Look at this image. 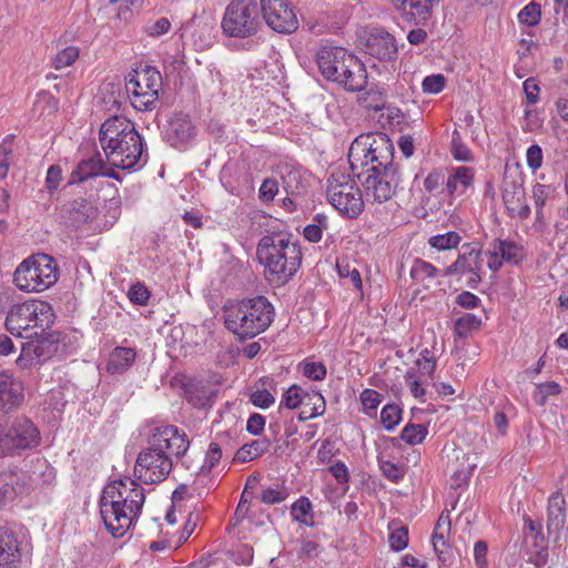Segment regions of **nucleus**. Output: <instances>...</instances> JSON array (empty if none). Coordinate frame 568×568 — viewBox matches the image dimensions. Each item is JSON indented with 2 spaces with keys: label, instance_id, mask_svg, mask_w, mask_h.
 I'll return each instance as SVG.
<instances>
[{
  "label": "nucleus",
  "instance_id": "13",
  "mask_svg": "<svg viewBox=\"0 0 568 568\" xmlns=\"http://www.w3.org/2000/svg\"><path fill=\"white\" fill-rule=\"evenodd\" d=\"M261 10L266 24L280 33H292L298 21L288 0H261Z\"/></svg>",
  "mask_w": 568,
  "mask_h": 568
},
{
  "label": "nucleus",
  "instance_id": "18",
  "mask_svg": "<svg viewBox=\"0 0 568 568\" xmlns=\"http://www.w3.org/2000/svg\"><path fill=\"white\" fill-rule=\"evenodd\" d=\"M195 126L185 113H174L168 121L164 136L174 148L186 146L195 136Z\"/></svg>",
  "mask_w": 568,
  "mask_h": 568
},
{
  "label": "nucleus",
  "instance_id": "46",
  "mask_svg": "<svg viewBox=\"0 0 568 568\" xmlns=\"http://www.w3.org/2000/svg\"><path fill=\"white\" fill-rule=\"evenodd\" d=\"M554 187L550 185L537 183L532 187V197L536 206V215L537 219H541L542 216V206L546 204L547 200L552 195Z\"/></svg>",
  "mask_w": 568,
  "mask_h": 568
},
{
  "label": "nucleus",
  "instance_id": "60",
  "mask_svg": "<svg viewBox=\"0 0 568 568\" xmlns=\"http://www.w3.org/2000/svg\"><path fill=\"white\" fill-rule=\"evenodd\" d=\"M524 92L529 104H536L539 100L540 88L535 78H528L525 80Z\"/></svg>",
  "mask_w": 568,
  "mask_h": 568
},
{
  "label": "nucleus",
  "instance_id": "9",
  "mask_svg": "<svg viewBox=\"0 0 568 568\" xmlns=\"http://www.w3.org/2000/svg\"><path fill=\"white\" fill-rule=\"evenodd\" d=\"M162 75L156 68L144 65L132 70L125 78V90L138 111H152L159 101Z\"/></svg>",
  "mask_w": 568,
  "mask_h": 568
},
{
  "label": "nucleus",
  "instance_id": "58",
  "mask_svg": "<svg viewBox=\"0 0 568 568\" xmlns=\"http://www.w3.org/2000/svg\"><path fill=\"white\" fill-rule=\"evenodd\" d=\"M405 381L414 397L420 398L425 395V389L422 386L423 381L417 377L416 373L408 371L405 375Z\"/></svg>",
  "mask_w": 568,
  "mask_h": 568
},
{
  "label": "nucleus",
  "instance_id": "55",
  "mask_svg": "<svg viewBox=\"0 0 568 568\" xmlns=\"http://www.w3.org/2000/svg\"><path fill=\"white\" fill-rule=\"evenodd\" d=\"M128 296L132 303L145 305L150 298V292L143 284L136 283L130 287Z\"/></svg>",
  "mask_w": 568,
  "mask_h": 568
},
{
  "label": "nucleus",
  "instance_id": "8",
  "mask_svg": "<svg viewBox=\"0 0 568 568\" xmlns=\"http://www.w3.org/2000/svg\"><path fill=\"white\" fill-rule=\"evenodd\" d=\"M59 278L58 263L48 254H33L23 260L13 273L14 285L23 292H43Z\"/></svg>",
  "mask_w": 568,
  "mask_h": 568
},
{
  "label": "nucleus",
  "instance_id": "27",
  "mask_svg": "<svg viewBox=\"0 0 568 568\" xmlns=\"http://www.w3.org/2000/svg\"><path fill=\"white\" fill-rule=\"evenodd\" d=\"M214 395L215 390L207 382H191L185 387L187 402L196 408L210 407Z\"/></svg>",
  "mask_w": 568,
  "mask_h": 568
},
{
  "label": "nucleus",
  "instance_id": "45",
  "mask_svg": "<svg viewBox=\"0 0 568 568\" xmlns=\"http://www.w3.org/2000/svg\"><path fill=\"white\" fill-rule=\"evenodd\" d=\"M541 19V9L540 4L531 1L527 6H525L520 12L518 13V20L520 23L526 24L528 27H534L539 23Z\"/></svg>",
  "mask_w": 568,
  "mask_h": 568
},
{
  "label": "nucleus",
  "instance_id": "22",
  "mask_svg": "<svg viewBox=\"0 0 568 568\" xmlns=\"http://www.w3.org/2000/svg\"><path fill=\"white\" fill-rule=\"evenodd\" d=\"M367 80L365 64L349 52L348 60L337 83L348 91H362L366 88Z\"/></svg>",
  "mask_w": 568,
  "mask_h": 568
},
{
  "label": "nucleus",
  "instance_id": "43",
  "mask_svg": "<svg viewBox=\"0 0 568 568\" xmlns=\"http://www.w3.org/2000/svg\"><path fill=\"white\" fill-rule=\"evenodd\" d=\"M288 497V490L283 484L264 488L261 493V501L267 505H274L284 501Z\"/></svg>",
  "mask_w": 568,
  "mask_h": 568
},
{
  "label": "nucleus",
  "instance_id": "12",
  "mask_svg": "<svg viewBox=\"0 0 568 568\" xmlns=\"http://www.w3.org/2000/svg\"><path fill=\"white\" fill-rule=\"evenodd\" d=\"M39 444V432L27 418H17L7 432L0 434V457L11 455L16 449H26Z\"/></svg>",
  "mask_w": 568,
  "mask_h": 568
},
{
  "label": "nucleus",
  "instance_id": "40",
  "mask_svg": "<svg viewBox=\"0 0 568 568\" xmlns=\"http://www.w3.org/2000/svg\"><path fill=\"white\" fill-rule=\"evenodd\" d=\"M481 318L471 313H466L455 322V334L459 337L467 336L471 331L479 328Z\"/></svg>",
  "mask_w": 568,
  "mask_h": 568
},
{
  "label": "nucleus",
  "instance_id": "63",
  "mask_svg": "<svg viewBox=\"0 0 568 568\" xmlns=\"http://www.w3.org/2000/svg\"><path fill=\"white\" fill-rule=\"evenodd\" d=\"M444 183L446 184L444 174L439 171H432L424 180V187L427 192L433 193Z\"/></svg>",
  "mask_w": 568,
  "mask_h": 568
},
{
  "label": "nucleus",
  "instance_id": "52",
  "mask_svg": "<svg viewBox=\"0 0 568 568\" xmlns=\"http://www.w3.org/2000/svg\"><path fill=\"white\" fill-rule=\"evenodd\" d=\"M389 547L395 551L405 549L408 545V529L405 526L393 530L388 537Z\"/></svg>",
  "mask_w": 568,
  "mask_h": 568
},
{
  "label": "nucleus",
  "instance_id": "54",
  "mask_svg": "<svg viewBox=\"0 0 568 568\" xmlns=\"http://www.w3.org/2000/svg\"><path fill=\"white\" fill-rule=\"evenodd\" d=\"M278 192V183L275 179H265L258 190V197L262 202L270 203Z\"/></svg>",
  "mask_w": 568,
  "mask_h": 568
},
{
  "label": "nucleus",
  "instance_id": "20",
  "mask_svg": "<svg viewBox=\"0 0 568 568\" xmlns=\"http://www.w3.org/2000/svg\"><path fill=\"white\" fill-rule=\"evenodd\" d=\"M366 51L381 61H388L396 57L397 45L390 33L383 29H375L366 40Z\"/></svg>",
  "mask_w": 568,
  "mask_h": 568
},
{
  "label": "nucleus",
  "instance_id": "50",
  "mask_svg": "<svg viewBox=\"0 0 568 568\" xmlns=\"http://www.w3.org/2000/svg\"><path fill=\"white\" fill-rule=\"evenodd\" d=\"M79 58V50L75 47H68L60 51L54 60L53 65L57 70L67 68L75 62V60Z\"/></svg>",
  "mask_w": 568,
  "mask_h": 568
},
{
  "label": "nucleus",
  "instance_id": "26",
  "mask_svg": "<svg viewBox=\"0 0 568 568\" xmlns=\"http://www.w3.org/2000/svg\"><path fill=\"white\" fill-rule=\"evenodd\" d=\"M564 504L565 501L558 495H555L549 498L547 511V531L548 537L552 538L554 541L559 540L561 530L565 527L566 514Z\"/></svg>",
  "mask_w": 568,
  "mask_h": 568
},
{
  "label": "nucleus",
  "instance_id": "59",
  "mask_svg": "<svg viewBox=\"0 0 568 568\" xmlns=\"http://www.w3.org/2000/svg\"><path fill=\"white\" fill-rule=\"evenodd\" d=\"M274 400V396L266 389H257L251 395L252 404L260 408L270 407Z\"/></svg>",
  "mask_w": 568,
  "mask_h": 568
},
{
  "label": "nucleus",
  "instance_id": "37",
  "mask_svg": "<svg viewBox=\"0 0 568 568\" xmlns=\"http://www.w3.org/2000/svg\"><path fill=\"white\" fill-rule=\"evenodd\" d=\"M311 398L312 402L308 400V403H306L304 400V404H301L303 406V409L298 415L300 420H307L324 414V397L320 393H314L313 395H311Z\"/></svg>",
  "mask_w": 568,
  "mask_h": 568
},
{
  "label": "nucleus",
  "instance_id": "11",
  "mask_svg": "<svg viewBox=\"0 0 568 568\" xmlns=\"http://www.w3.org/2000/svg\"><path fill=\"white\" fill-rule=\"evenodd\" d=\"M262 26L255 0H233L224 11L221 28L230 38L246 39L255 36Z\"/></svg>",
  "mask_w": 568,
  "mask_h": 568
},
{
  "label": "nucleus",
  "instance_id": "49",
  "mask_svg": "<svg viewBox=\"0 0 568 568\" xmlns=\"http://www.w3.org/2000/svg\"><path fill=\"white\" fill-rule=\"evenodd\" d=\"M402 409L395 404L386 405L381 413V422L388 430L393 429L400 420Z\"/></svg>",
  "mask_w": 568,
  "mask_h": 568
},
{
  "label": "nucleus",
  "instance_id": "29",
  "mask_svg": "<svg viewBox=\"0 0 568 568\" xmlns=\"http://www.w3.org/2000/svg\"><path fill=\"white\" fill-rule=\"evenodd\" d=\"M446 182V190L450 196L455 194H463L474 182V171L467 166H458L448 176Z\"/></svg>",
  "mask_w": 568,
  "mask_h": 568
},
{
  "label": "nucleus",
  "instance_id": "19",
  "mask_svg": "<svg viewBox=\"0 0 568 568\" xmlns=\"http://www.w3.org/2000/svg\"><path fill=\"white\" fill-rule=\"evenodd\" d=\"M439 0H392L395 11L407 22L415 24L426 22L433 7Z\"/></svg>",
  "mask_w": 568,
  "mask_h": 568
},
{
  "label": "nucleus",
  "instance_id": "36",
  "mask_svg": "<svg viewBox=\"0 0 568 568\" xmlns=\"http://www.w3.org/2000/svg\"><path fill=\"white\" fill-rule=\"evenodd\" d=\"M462 242V236L455 231L444 234L433 235L428 239V244L437 251H448L456 248Z\"/></svg>",
  "mask_w": 568,
  "mask_h": 568
},
{
  "label": "nucleus",
  "instance_id": "64",
  "mask_svg": "<svg viewBox=\"0 0 568 568\" xmlns=\"http://www.w3.org/2000/svg\"><path fill=\"white\" fill-rule=\"evenodd\" d=\"M171 28V23L168 18H160L155 22L149 24L145 29L150 37L156 38L165 34Z\"/></svg>",
  "mask_w": 568,
  "mask_h": 568
},
{
  "label": "nucleus",
  "instance_id": "33",
  "mask_svg": "<svg viewBox=\"0 0 568 568\" xmlns=\"http://www.w3.org/2000/svg\"><path fill=\"white\" fill-rule=\"evenodd\" d=\"M291 515L294 520L302 525L313 527L314 514L311 500L307 497H300L291 507Z\"/></svg>",
  "mask_w": 568,
  "mask_h": 568
},
{
  "label": "nucleus",
  "instance_id": "24",
  "mask_svg": "<svg viewBox=\"0 0 568 568\" xmlns=\"http://www.w3.org/2000/svg\"><path fill=\"white\" fill-rule=\"evenodd\" d=\"M61 213L65 222L74 227H80L97 217V209L85 199H77L63 205Z\"/></svg>",
  "mask_w": 568,
  "mask_h": 568
},
{
  "label": "nucleus",
  "instance_id": "32",
  "mask_svg": "<svg viewBox=\"0 0 568 568\" xmlns=\"http://www.w3.org/2000/svg\"><path fill=\"white\" fill-rule=\"evenodd\" d=\"M438 274V270L430 263L417 258L410 268V276L417 283H423L429 287V283L434 282Z\"/></svg>",
  "mask_w": 568,
  "mask_h": 568
},
{
  "label": "nucleus",
  "instance_id": "48",
  "mask_svg": "<svg viewBox=\"0 0 568 568\" xmlns=\"http://www.w3.org/2000/svg\"><path fill=\"white\" fill-rule=\"evenodd\" d=\"M362 101L365 104L366 109L374 111H379L384 109L386 103L384 93L378 88H371L362 97Z\"/></svg>",
  "mask_w": 568,
  "mask_h": 568
},
{
  "label": "nucleus",
  "instance_id": "25",
  "mask_svg": "<svg viewBox=\"0 0 568 568\" xmlns=\"http://www.w3.org/2000/svg\"><path fill=\"white\" fill-rule=\"evenodd\" d=\"M20 561V541L16 532L8 527H0V567H16Z\"/></svg>",
  "mask_w": 568,
  "mask_h": 568
},
{
  "label": "nucleus",
  "instance_id": "34",
  "mask_svg": "<svg viewBox=\"0 0 568 568\" xmlns=\"http://www.w3.org/2000/svg\"><path fill=\"white\" fill-rule=\"evenodd\" d=\"M493 255L500 256L503 261L508 263H519L523 257L521 248L513 242L496 240L494 242Z\"/></svg>",
  "mask_w": 568,
  "mask_h": 568
},
{
  "label": "nucleus",
  "instance_id": "3",
  "mask_svg": "<svg viewBox=\"0 0 568 568\" xmlns=\"http://www.w3.org/2000/svg\"><path fill=\"white\" fill-rule=\"evenodd\" d=\"M145 501L144 489L131 478L118 479L104 487L100 514L106 530L121 538L139 517Z\"/></svg>",
  "mask_w": 568,
  "mask_h": 568
},
{
  "label": "nucleus",
  "instance_id": "31",
  "mask_svg": "<svg viewBox=\"0 0 568 568\" xmlns=\"http://www.w3.org/2000/svg\"><path fill=\"white\" fill-rule=\"evenodd\" d=\"M271 446V440L267 438H257L251 443L244 444L235 454V460L240 463H248L265 454Z\"/></svg>",
  "mask_w": 568,
  "mask_h": 568
},
{
  "label": "nucleus",
  "instance_id": "10",
  "mask_svg": "<svg viewBox=\"0 0 568 568\" xmlns=\"http://www.w3.org/2000/svg\"><path fill=\"white\" fill-rule=\"evenodd\" d=\"M326 196L341 214L349 219L358 216L364 209L363 195L355 179L342 170H335L328 176Z\"/></svg>",
  "mask_w": 568,
  "mask_h": 568
},
{
  "label": "nucleus",
  "instance_id": "14",
  "mask_svg": "<svg viewBox=\"0 0 568 568\" xmlns=\"http://www.w3.org/2000/svg\"><path fill=\"white\" fill-rule=\"evenodd\" d=\"M481 251L478 243H466L462 246V253L458 258L449 265L444 275L466 274L469 273L471 276L468 280L470 287H476L480 282V271L483 268Z\"/></svg>",
  "mask_w": 568,
  "mask_h": 568
},
{
  "label": "nucleus",
  "instance_id": "44",
  "mask_svg": "<svg viewBox=\"0 0 568 568\" xmlns=\"http://www.w3.org/2000/svg\"><path fill=\"white\" fill-rule=\"evenodd\" d=\"M428 430L427 427L420 424H408L402 430V439L409 445L420 444Z\"/></svg>",
  "mask_w": 568,
  "mask_h": 568
},
{
  "label": "nucleus",
  "instance_id": "42",
  "mask_svg": "<svg viewBox=\"0 0 568 568\" xmlns=\"http://www.w3.org/2000/svg\"><path fill=\"white\" fill-rule=\"evenodd\" d=\"M337 273L343 278H349L352 285L357 290L362 291L363 282L361 277V273L357 268L352 267L348 262L345 260L337 258L336 261Z\"/></svg>",
  "mask_w": 568,
  "mask_h": 568
},
{
  "label": "nucleus",
  "instance_id": "15",
  "mask_svg": "<svg viewBox=\"0 0 568 568\" xmlns=\"http://www.w3.org/2000/svg\"><path fill=\"white\" fill-rule=\"evenodd\" d=\"M349 52L342 47H322L316 53V63L322 75L333 82H338Z\"/></svg>",
  "mask_w": 568,
  "mask_h": 568
},
{
  "label": "nucleus",
  "instance_id": "5",
  "mask_svg": "<svg viewBox=\"0 0 568 568\" xmlns=\"http://www.w3.org/2000/svg\"><path fill=\"white\" fill-rule=\"evenodd\" d=\"M256 255L267 281L277 285L286 283L302 263L300 245L283 231H267L258 241Z\"/></svg>",
  "mask_w": 568,
  "mask_h": 568
},
{
  "label": "nucleus",
  "instance_id": "57",
  "mask_svg": "<svg viewBox=\"0 0 568 568\" xmlns=\"http://www.w3.org/2000/svg\"><path fill=\"white\" fill-rule=\"evenodd\" d=\"M62 181V170L59 165H51L45 178V187L50 193L54 192Z\"/></svg>",
  "mask_w": 568,
  "mask_h": 568
},
{
  "label": "nucleus",
  "instance_id": "7",
  "mask_svg": "<svg viewBox=\"0 0 568 568\" xmlns=\"http://www.w3.org/2000/svg\"><path fill=\"white\" fill-rule=\"evenodd\" d=\"M54 322L51 305L42 301H27L10 307L6 317V328L13 335L23 338L39 336V328L44 333Z\"/></svg>",
  "mask_w": 568,
  "mask_h": 568
},
{
  "label": "nucleus",
  "instance_id": "30",
  "mask_svg": "<svg viewBox=\"0 0 568 568\" xmlns=\"http://www.w3.org/2000/svg\"><path fill=\"white\" fill-rule=\"evenodd\" d=\"M58 338L54 334H49L47 337L41 335V338L36 342H29L23 345L22 352L29 355L31 352L39 361H45L58 352Z\"/></svg>",
  "mask_w": 568,
  "mask_h": 568
},
{
  "label": "nucleus",
  "instance_id": "53",
  "mask_svg": "<svg viewBox=\"0 0 568 568\" xmlns=\"http://www.w3.org/2000/svg\"><path fill=\"white\" fill-rule=\"evenodd\" d=\"M379 468L383 475L393 483L399 481L404 475V468L389 460H379Z\"/></svg>",
  "mask_w": 568,
  "mask_h": 568
},
{
  "label": "nucleus",
  "instance_id": "35",
  "mask_svg": "<svg viewBox=\"0 0 568 568\" xmlns=\"http://www.w3.org/2000/svg\"><path fill=\"white\" fill-rule=\"evenodd\" d=\"M18 476L13 473L0 474V506L14 500L19 495Z\"/></svg>",
  "mask_w": 568,
  "mask_h": 568
},
{
  "label": "nucleus",
  "instance_id": "47",
  "mask_svg": "<svg viewBox=\"0 0 568 568\" xmlns=\"http://www.w3.org/2000/svg\"><path fill=\"white\" fill-rule=\"evenodd\" d=\"M12 141L4 139L0 144V181L4 180L8 175L9 169L12 164Z\"/></svg>",
  "mask_w": 568,
  "mask_h": 568
},
{
  "label": "nucleus",
  "instance_id": "6",
  "mask_svg": "<svg viewBox=\"0 0 568 568\" xmlns=\"http://www.w3.org/2000/svg\"><path fill=\"white\" fill-rule=\"evenodd\" d=\"M224 324L239 339L253 338L273 322L274 307L265 296L229 302L223 307Z\"/></svg>",
  "mask_w": 568,
  "mask_h": 568
},
{
  "label": "nucleus",
  "instance_id": "1",
  "mask_svg": "<svg viewBox=\"0 0 568 568\" xmlns=\"http://www.w3.org/2000/svg\"><path fill=\"white\" fill-rule=\"evenodd\" d=\"M393 160L394 145L383 133L361 135L349 146L348 162L353 174L364 178L367 195L378 203L390 200L398 186Z\"/></svg>",
  "mask_w": 568,
  "mask_h": 568
},
{
  "label": "nucleus",
  "instance_id": "4",
  "mask_svg": "<svg viewBox=\"0 0 568 568\" xmlns=\"http://www.w3.org/2000/svg\"><path fill=\"white\" fill-rule=\"evenodd\" d=\"M99 140L112 166L134 170L146 163L143 139L126 118L112 116L105 120L100 128Z\"/></svg>",
  "mask_w": 568,
  "mask_h": 568
},
{
  "label": "nucleus",
  "instance_id": "51",
  "mask_svg": "<svg viewBox=\"0 0 568 568\" xmlns=\"http://www.w3.org/2000/svg\"><path fill=\"white\" fill-rule=\"evenodd\" d=\"M446 85V78L443 74H433L426 77L422 82L424 93L437 94L443 91Z\"/></svg>",
  "mask_w": 568,
  "mask_h": 568
},
{
  "label": "nucleus",
  "instance_id": "41",
  "mask_svg": "<svg viewBox=\"0 0 568 568\" xmlns=\"http://www.w3.org/2000/svg\"><path fill=\"white\" fill-rule=\"evenodd\" d=\"M306 399L312 402L311 395L304 393L300 386L293 385L283 395L281 404L290 409H294L304 404Z\"/></svg>",
  "mask_w": 568,
  "mask_h": 568
},
{
  "label": "nucleus",
  "instance_id": "62",
  "mask_svg": "<svg viewBox=\"0 0 568 568\" xmlns=\"http://www.w3.org/2000/svg\"><path fill=\"white\" fill-rule=\"evenodd\" d=\"M526 160H527V165L530 169H532V170L539 169L542 164L541 148L537 144L530 145L526 153Z\"/></svg>",
  "mask_w": 568,
  "mask_h": 568
},
{
  "label": "nucleus",
  "instance_id": "17",
  "mask_svg": "<svg viewBox=\"0 0 568 568\" xmlns=\"http://www.w3.org/2000/svg\"><path fill=\"white\" fill-rule=\"evenodd\" d=\"M24 399L22 382L8 371H0V412L17 410Z\"/></svg>",
  "mask_w": 568,
  "mask_h": 568
},
{
  "label": "nucleus",
  "instance_id": "38",
  "mask_svg": "<svg viewBox=\"0 0 568 568\" xmlns=\"http://www.w3.org/2000/svg\"><path fill=\"white\" fill-rule=\"evenodd\" d=\"M328 227V220L324 214H316L313 222L304 227L303 235L311 243L322 240L323 231Z\"/></svg>",
  "mask_w": 568,
  "mask_h": 568
},
{
  "label": "nucleus",
  "instance_id": "23",
  "mask_svg": "<svg viewBox=\"0 0 568 568\" xmlns=\"http://www.w3.org/2000/svg\"><path fill=\"white\" fill-rule=\"evenodd\" d=\"M452 530L450 514L448 510H444L434 527L432 535V542L434 551L436 552L438 560L443 564L447 562L452 557L450 546L448 539Z\"/></svg>",
  "mask_w": 568,
  "mask_h": 568
},
{
  "label": "nucleus",
  "instance_id": "21",
  "mask_svg": "<svg viewBox=\"0 0 568 568\" xmlns=\"http://www.w3.org/2000/svg\"><path fill=\"white\" fill-rule=\"evenodd\" d=\"M99 175L116 180L119 179V175L114 172L113 169L105 166L101 155L98 153L90 159L81 161L77 165L70 175L69 184L81 183L88 179Z\"/></svg>",
  "mask_w": 568,
  "mask_h": 568
},
{
  "label": "nucleus",
  "instance_id": "2",
  "mask_svg": "<svg viewBox=\"0 0 568 568\" xmlns=\"http://www.w3.org/2000/svg\"><path fill=\"white\" fill-rule=\"evenodd\" d=\"M189 446L185 433L179 432L175 426L156 427L149 439V446L138 455L135 476L145 484L163 481L172 470V457L180 459Z\"/></svg>",
  "mask_w": 568,
  "mask_h": 568
},
{
  "label": "nucleus",
  "instance_id": "28",
  "mask_svg": "<svg viewBox=\"0 0 568 568\" xmlns=\"http://www.w3.org/2000/svg\"><path fill=\"white\" fill-rule=\"evenodd\" d=\"M135 358V348L116 346L109 355L106 372L112 375L123 374L133 365Z\"/></svg>",
  "mask_w": 568,
  "mask_h": 568
},
{
  "label": "nucleus",
  "instance_id": "56",
  "mask_svg": "<svg viewBox=\"0 0 568 568\" xmlns=\"http://www.w3.org/2000/svg\"><path fill=\"white\" fill-rule=\"evenodd\" d=\"M303 374L313 381H323L326 376V367L318 362L305 363Z\"/></svg>",
  "mask_w": 568,
  "mask_h": 568
},
{
  "label": "nucleus",
  "instance_id": "16",
  "mask_svg": "<svg viewBox=\"0 0 568 568\" xmlns=\"http://www.w3.org/2000/svg\"><path fill=\"white\" fill-rule=\"evenodd\" d=\"M501 195L510 217L526 220L530 215V207L526 202V193L521 181L506 176L503 182Z\"/></svg>",
  "mask_w": 568,
  "mask_h": 568
},
{
  "label": "nucleus",
  "instance_id": "39",
  "mask_svg": "<svg viewBox=\"0 0 568 568\" xmlns=\"http://www.w3.org/2000/svg\"><path fill=\"white\" fill-rule=\"evenodd\" d=\"M561 392V387L557 382H546L537 384L532 393V399L538 406H544L548 398L556 396Z\"/></svg>",
  "mask_w": 568,
  "mask_h": 568
},
{
  "label": "nucleus",
  "instance_id": "61",
  "mask_svg": "<svg viewBox=\"0 0 568 568\" xmlns=\"http://www.w3.org/2000/svg\"><path fill=\"white\" fill-rule=\"evenodd\" d=\"M487 552L488 547L486 541L478 540L474 546V558L477 568H488Z\"/></svg>",
  "mask_w": 568,
  "mask_h": 568
}]
</instances>
